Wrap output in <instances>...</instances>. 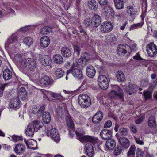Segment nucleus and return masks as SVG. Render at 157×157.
I'll list each match as a JSON object with an SVG mask.
<instances>
[{
  "label": "nucleus",
  "mask_w": 157,
  "mask_h": 157,
  "mask_svg": "<svg viewBox=\"0 0 157 157\" xmlns=\"http://www.w3.org/2000/svg\"><path fill=\"white\" fill-rule=\"evenodd\" d=\"M122 151V149L121 147H117L114 151V154L115 155H117L120 154Z\"/></svg>",
  "instance_id": "obj_50"
},
{
  "label": "nucleus",
  "mask_w": 157,
  "mask_h": 157,
  "mask_svg": "<svg viewBox=\"0 0 157 157\" xmlns=\"http://www.w3.org/2000/svg\"><path fill=\"white\" fill-rule=\"evenodd\" d=\"M50 43V40L48 37L44 36L41 38L40 40V45L42 47H47Z\"/></svg>",
  "instance_id": "obj_18"
},
{
  "label": "nucleus",
  "mask_w": 157,
  "mask_h": 157,
  "mask_svg": "<svg viewBox=\"0 0 157 157\" xmlns=\"http://www.w3.org/2000/svg\"><path fill=\"white\" fill-rule=\"evenodd\" d=\"M12 75V73L11 70L8 69H5L3 71V76L4 79L7 80L10 79Z\"/></svg>",
  "instance_id": "obj_28"
},
{
  "label": "nucleus",
  "mask_w": 157,
  "mask_h": 157,
  "mask_svg": "<svg viewBox=\"0 0 157 157\" xmlns=\"http://www.w3.org/2000/svg\"><path fill=\"white\" fill-rule=\"evenodd\" d=\"M147 123L149 127L153 129L152 133H155L157 132V124L155 117L153 116L150 117L148 120Z\"/></svg>",
  "instance_id": "obj_10"
},
{
  "label": "nucleus",
  "mask_w": 157,
  "mask_h": 157,
  "mask_svg": "<svg viewBox=\"0 0 157 157\" xmlns=\"http://www.w3.org/2000/svg\"><path fill=\"white\" fill-rule=\"evenodd\" d=\"M53 60L56 63L60 64L63 62V59L62 57L59 54H56L53 57Z\"/></svg>",
  "instance_id": "obj_35"
},
{
  "label": "nucleus",
  "mask_w": 157,
  "mask_h": 157,
  "mask_svg": "<svg viewBox=\"0 0 157 157\" xmlns=\"http://www.w3.org/2000/svg\"><path fill=\"white\" fill-rule=\"evenodd\" d=\"M128 130L125 128H121L119 130L120 134L124 136H126L128 134Z\"/></svg>",
  "instance_id": "obj_47"
},
{
  "label": "nucleus",
  "mask_w": 157,
  "mask_h": 157,
  "mask_svg": "<svg viewBox=\"0 0 157 157\" xmlns=\"http://www.w3.org/2000/svg\"><path fill=\"white\" fill-rule=\"evenodd\" d=\"M104 11L105 14L107 17H109L111 16H113L114 14L113 10L112 8L110 6H105L104 8Z\"/></svg>",
  "instance_id": "obj_31"
},
{
  "label": "nucleus",
  "mask_w": 157,
  "mask_h": 157,
  "mask_svg": "<svg viewBox=\"0 0 157 157\" xmlns=\"http://www.w3.org/2000/svg\"><path fill=\"white\" fill-rule=\"evenodd\" d=\"M18 96L22 100H25L27 99V92L24 87H21L19 90Z\"/></svg>",
  "instance_id": "obj_22"
},
{
  "label": "nucleus",
  "mask_w": 157,
  "mask_h": 157,
  "mask_svg": "<svg viewBox=\"0 0 157 157\" xmlns=\"http://www.w3.org/2000/svg\"><path fill=\"white\" fill-rule=\"evenodd\" d=\"M66 122L67 125L70 128L73 129L74 127L73 122L71 117L68 116L66 118Z\"/></svg>",
  "instance_id": "obj_38"
},
{
  "label": "nucleus",
  "mask_w": 157,
  "mask_h": 157,
  "mask_svg": "<svg viewBox=\"0 0 157 157\" xmlns=\"http://www.w3.org/2000/svg\"><path fill=\"white\" fill-rule=\"evenodd\" d=\"M7 85V84H2L0 86V95H2L5 87Z\"/></svg>",
  "instance_id": "obj_55"
},
{
  "label": "nucleus",
  "mask_w": 157,
  "mask_h": 157,
  "mask_svg": "<svg viewBox=\"0 0 157 157\" xmlns=\"http://www.w3.org/2000/svg\"><path fill=\"white\" fill-rule=\"evenodd\" d=\"M16 61L23 67L27 70L32 71L36 66L35 61L31 58H25L20 55H17L15 57Z\"/></svg>",
  "instance_id": "obj_1"
},
{
  "label": "nucleus",
  "mask_w": 157,
  "mask_h": 157,
  "mask_svg": "<svg viewBox=\"0 0 157 157\" xmlns=\"http://www.w3.org/2000/svg\"><path fill=\"white\" fill-rule=\"evenodd\" d=\"M101 137L105 140L109 139L112 137V132L107 129H104L101 131L100 133Z\"/></svg>",
  "instance_id": "obj_19"
},
{
  "label": "nucleus",
  "mask_w": 157,
  "mask_h": 157,
  "mask_svg": "<svg viewBox=\"0 0 157 157\" xmlns=\"http://www.w3.org/2000/svg\"><path fill=\"white\" fill-rule=\"evenodd\" d=\"M23 42L28 46H30L33 43V39L30 37H26L24 39Z\"/></svg>",
  "instance_id": "obj_44"
},
{
  "label": "nucleus",
  "mask_w": 157,
  "mask_h": 157,
  "mask_svg": "<svg viewBox=\"0 0 157 157\" xmlns=\"http://www.w3.org/2000/svg\"><path fill=\"white\" fill-rule=\"evenodd\" d=\"M127 12L131 16L136 15V12L135 11L133 6H130L127 7Z\"/></svg>",
  "instance_id": "obj_42"
},
{
  "label": "nucleus",
  "mask_w": 157,
  "mask_h": 157,
  "mask_svg": "<svg viewBox=\"0 0 157 157\" xmlns=\"http://www.w3.org/2000/svg\"><path fill=\"white\" fill-rule=\"evenodd\" d=\"M133 58L135 60H143L142 58L140 56L139 54L138 53H136L133 57Z\"/></svg>",
  "instance_id": "obj_60"
},
{
  "label": "nucleus",
  "mask_w": 157,
  "mask_h": 157,
  "mask_svg": "<svg viewBox=\"0 0 157 157\" xmlns=\"http://www.w3.org/2000/svg\"><path fill=\"white\" fill-rule=\"evenodd\" d=\"M145 100L151 99L152 97V93L150 91H146L144 92L143 94Z\"/></svg>",
  "instance_id": "obj_45"
},
{
  "label": "nucleus",
  "mask_w": 157,
  "mask_h": 157,
  "mask_svg": "<svg viewBox=\"0 0 157 157\" xmlns=\"http://www.w3.org/2000/svg\"><path fill=\"white\" fill-rule=\"evenodd\" d=\"M17 37L16 34H13L11 36L10 38L7 41L6 43V47H8L10 43L15 42L17 41Z\"/></svg>",
  "instance_id": "obj_40"
},
{
  "label": "nucleus",
  "mask_w": 157,
  "mask_h": 157,
  "mask_svg": "<svg viewBox=\"0 0 157 157\" xmlns=\"http://www.w3.org/2000/svg\"><path fill=\"white\" fill-rule=\"evenodd\" d=\"M98 1L101 5H105L108 3L107 0H98Z\"/></svg>",
  "instance_id": "obj_59"
},
{
  "label": "nucleus",
  "mask_w": 157,
  "mask_h": 157,
  "mask_svg": "<svg viewBox=\"0 0 157 157\" xmlns=\"http://www.w3.org/2000/svg\"><path fill=\"white\" fill-rule=\"evenodd\" d=\"M136 150V147L135 145H131L129 150L128 153V155L130 156L131 155H133L135 154Z\"/></svg>",
  "instance_id": "obj_46"
},
{
  "label": "nucleus",
  "mask_w": 157,
  "mask_h": 157,
  "mask_svg": "<svg viewBox=\"0 0 157 157\" xmlns=\"http://www.w3.org/2000/svg\"><path fill=\"white\" fill-rule=\"evenodd\" d=\"M101 17L98 15H94L92 17L91 24L93 26L97 27H98L101 23Z\"/></svg>",
  "instance_id": "obj_16"
},
{
  "label": "nucleus",
  "mask_w": 157,
  "mask_h": 157,
  "mask_svg": "<svg viewBox=\"0 0 157 157\" xmlns=\"http://www.w3.org/2000/svg\"><path fill=\"white\" fill-rule=\"evenodd\" d=\"M112 125V123L111 121L108 120L105 122L104 124V128H110Z\"/></svg>",
  "instance_id": "obj_54"
},
{
  "label": "nucleus",
  "mask_w": 157,
  "mask_h": 157,
  "mask_svg": "<svg viewBox=\"0 0 157 157\" xmlns=\"http://www.w3.org/2000/svg\"><path fill=\"white\" fill-rule=\"evenodd\" d=\"M119 141L121 145L124 148H128L129 146V140L125 137H121L119 139Z\"/></svg>",
  "instance_id": "obj_23"
},
{
  "label": "nucleus",
  "mask_w": 157,
  "mask_h": 157,
  "mask_svg": "<svg viewBox=\"0 0 157 157\" xmlns=\"http://www.w3.org/2000/svg\"><path fill=\"white\" fill-rule=\"evenodd\" d=\"M145 118V115H143L140 117L139 118L136 119L135 121V122L137 124H138L141 123L143 121Z\"/></svg>",
  "instance_id": "obj_53"
},
{
  "label": "nucleus",
  "mask_w": 157,
  "mask_h": 157,
  "mask_svg": "<svg viewBox=\"0 0 157 157\" xmlns=\"http://www.w3.org/2000/svg\"><path fill=\"white\" fill-rule=\"evenodd\" d=\"M19 98L17 97L16 98L13 99L9 103V106L11 108H16L18 107L20 104Z\"/></svg>",
  "instance_id": "obj_29"
},
{
  "label": "nucleus",
  "mask_w": 157,
  "mask_h": 157,
  "mask_svg": "<svg viewBox=\"0 0 157 157\" xmlns=\"http://www.w3.org/2000/svg\"><path fill=\"white\" fill-rule=\"evenodd\" d=\"M41 60L42 64L45 66L50 65L52 63L51 58L47 55L43 56Z\"/></svg>",
  "instance_id": "obj_17"
},
{
  "label": "nucleus",
  "mask_w": 157,
  "mask_h": 157,
  "mask_svg": "<svg viewBox=\"0 0 157 157\" xmlns=\"http://www.w3.org/2000/svg\"><path fill=\"white\" fill-rule=\"evenodd\" d=\"M98 4L95 0H90L88 1V6L92 10H95L97 9Z\"/></svg>",
  "instance_id": "obj_36"
},
{
  "label": "nucleus",
  "mask_w": 157,
  "mask_h": 157,
  "mask_svg": "<svg viewBox=\"0 0 157 157\" xmlns=\"http://www.w3.org/2000/svg\"><path fill=\"white\" fill-rule=\"evenodd\" d=\"M50 136L51 138L56 142H58L60 140V137L57 130L55 128H52L50 131Z\"/></svg>",
  "instance_id": "obj_13"
},
{
  "label": "nucleus",
  "mask_w": 157,
  "mask_h": 157,
  "mask_svg": "<svg viewBox=\"0 0 157 157\" xmlns=\"http://www.w3.org/2000/svg\"><path fill=\"white\" fill-rule=\"evenodd\" d=\"M51 31V28L50 26H45L40 29L39 35H43L48 34Z\"/></svg>",
  "instance_id": "obj_33"
},
{
  "label": "nucleus",
  "mask_w": 157,
  "mask_h": 157,
  "mask_svg": "<svg viewBox=\"0 0 157 157\" xmlns=\"http://www.w3.org/2000/svg\"><path fill=\"white\" fill-rule=\"evenodd\" d=\"M130 129L134 133H136L137 132V129L136 126L133 125H131L130 126Z\"/></svg>",
  "instance_id": "obj_63"
},
{
  "label": "nucleus",
  "mask_w": 157,
  "mask_h": 157,
  "mask_svg": "<svg viewBox=\"0 0 157 157\" xmlns=\"http://www.w3.org/2000/svg\"><path fill=\"white\" fill-rule=\"evenodd\" d=\"M113 28V25L111 22L106 21L101 25L100 30L103 33H106L111 31Z\"/></svg>",
  "instance_id": "obj_8"
},
{
  "label": "nucleus",
  "mask_w": 157,
  "mask_h": 157,
  "mask_svg": "<svg viewBox=\"0 0 157 157\" xmlns=\"http://www.w3.org/2000/svg\"><path fill=\"white\" fill-rule=\"evenodd\" d=\"M35 132H36V130L33 125L30 123L27 126L25 130V133L28 136H32Z\"/></svg>",
  "instance_id": "obj_12"
},
{
  "label": "nucleus",
  "mask_w": 157,
  "mask_h": 157,
  "mask_svg": "<svg viewBox=\"0 0 157 157\" xmlns=\"http://www.w3.org/2000/svg\"><path fill=\"white\" fill-rule=\"evenodd\" d=\"M78 103L82 108H87L89 107L91 104V100L90 97L87 94H81L78 98Z\"/></svg>",
  "instance_id": "obj_2"
},
{
  "label": "nucleus",
  "mask_w": 157,
  "mask_h": 157,
  "mask_svg": "<svg viewBox=\"0 0 157 157\" xmlns=\"http://www.w3.org/2000/svg\"><path fill=\"white\" fill-rule=\"evenodd\" d=\"M98 84L100 87L103 90L106 89L108 87V80L106 77L103 75H100L98 78Z\"/></svg>",
  "instance_id": "obj_7"
},
{
  "label": "nucleus",
  "mask_w": 157,
  "mask_h": 157,
  "mask_svg": "<svg viewBox=\"0 0 157 157\" xmlns=\"http://www.w3.org/2000/svg\"><path fill=\"white\" fill-rule=\"evenodd\" d=\"M87 55V54L85 53L84 54L81 55V58L78 60L77 63H76L80 67V65L81 64H83L87 61L88 59L86 57V56Z\"/></svg>",
  "instance_id": "obj_37"
},
{
  "label": "nucleus",
  "mask_w": 157,
  "mask_h": 157,
  "mask_svg": "<svg viewBox=\"0 0 157 157\" xmlns=\"http://www.w3.org/2000/svg\"><path fill=\"white\" fill-rule=\"evenodd\" d=\"M124 15V12L122 11H120L117 13L115 16L116 17L121 18Z\"/></svg>",
  "instance_id": "obj_62"
},
{
  "label": "nucleus",
  "mask_w": 157,
  "mask_h": 157,
  "mask_svg": "<svg viewBox=\"0 0 157 157\" xmlns=\"http://www.w3.org/2000/svg\"><path fill=\"white\" fill-rule=\"evenodd\" d=\"M78 139L82 143L90 142L95 144L97 142V139L89 135H85L80 133L75 132Z\"/></svg>",
  "instance_id": "obj_4"
},
{
  "label": "nucleus",
  "mask_w": 157,
  "mask_h": 157,
  "mask_svg": "<svg viewBox=\"0 0 157 157\" xmlns=\"http://www.w3.org/2000/svg\"><path fill=\"white\" fill-rule=\"evenodd\" d=\"M134 139L136 143L140 145H143L144 144L143 140L142 139H141L139 138L135 137Z\"/></svg>",
  "instance_id": "obj_51"
},
{
  "label": "nucleus",
  "mask_w": 157,
  "mask_h": 157,
  "mask_svg": "<svg viewBox=\"0 0 157 157\" xmlns=\"http://www.w3.org/2000/svg\"><path fill=\"white\" fill-rule=\"evenodd\" d=\"M70 71L72 72L75 78L78 80H81L83 78L82 72L81 70L78 68L79 66L76 64H73L71 66Z\"/></svg>",
  "instance_id": "obj_5"
},
{
  "label": "nucleus",
  "mask_w": 157,
  "mask_h": 157,
  "mask_svg": "<svg viewBox=\"0 0 157 157\" xmlns=\"http://www.w3.org/2000/svg\"><path fill=\"white\" fill-rule=\"evenodd\" d=\"M42 120L46 124L49 123L51 120L50 115L48 112H44L42 115Z\"/></svg>",
  "instance_id": "obj_34"
},
{
  "label": "nucleus",
  "mask_w": 157,
  "mask_h": 157,
  "mask_svg": "<svg viewBox=\"0 0 157 157\" xmlns=\"http://www.w3.org/2000/svg\"><path fill=\"white\" fill-rule=\"evenodd\" d=\"M114 4L116 8L122 9L124 7V2L121 0H114Z\"/></svg>",
  "instance_id": "obj_39"
},
{
  "label": "nucleus",
  "mask_w": 157,
  "mask_h": 157,
  "mask_svg": "<svg viewBox=\"0 0 157 157\" xmlns=\"http://www.w3.org/2000/svg\"><path fill=\"white\" fill-rule=\"evenodd\" d=\"M74 51L75 53L77 54V56H78L80 54L81 48L77 45H75L74 47Z\"/></svg>",
  "instance_id": "obj_52"
},
{
  "label": "nucleus",
  "mask_w": 157,
  "mask_h": 157,
  "mask_svg": "<svg viewBox=\"0 0 157 157\" xmlns=\"http://www.w3.org/2000/svg\"><path fill=\"white\" fill-rule=\"evenodd\" d=\"M86 75L90 78L94 77L96 73V70L95 67L92 65L87 66L86 69Z\"/></svg>",
  "instance_id": "obj_14"
},
{
  "label": "nucleus",
  "mask_w": 157,
  "mask_h": 157,
  "mask_svg": "<svg viewBox=\"0 0 157 157\" xmlns=\"http://www.w3.org/2000/svg\"><path fill=\"white\" fill-rule=\"evenodd\" d=\"M65 111L63 108L59 107L56 109V113L57 115L60 117H62V115L64 114Z\"/></svg>",
  "instance_id": "obj_48"
},
{
  "label": "nucleus",
  "mask_w": 157,
  "mask_h": 157,
  "mask_svg": "<svg viewBox=\"0 0 157 157\" xmlns=\"http://www.w3.org/2000/svg\"><path fill=\"white\" fill-rule=\"evenodd\" d=\"M105 145L106 148L109 150H112L115 147L116 143L113 140L110 139L106 141Z\"/></svg>",
  "instance_id": "obj_27"
},
{
  "label": "nucleus",
  "mask_w": 157,
  "mask_h": 157,
  "mask_svg": "<svg viewBox=\"0 0 157 157\" xmlns=\"http://www.w3.org/2000/svg\"><path fill=\"white\" fill-rule=\"evenodd\" d=\"M112 88L114 89L110 92V97L118 99L121 101L124 100V92L117 85H113Z\"/></svg>",
  "instance_id": "obj_3"
},
{
  "label": "nucleus",
  "mask_w": 157,
  "mask_h": 157,
  "mask_svg": "<svg viewBox=\"0 0 157 157\" xmlns=\"http://www.w3.org/2000/svg\"><path fill=\"white\" fill-rule=\"evenodd\" d=\"M25 149V146L22 144H19L16 145L14 151L17 154H21L24 153Z\"/></svg>",
  "instance_id": "obj_25"
},
{
  "label": "nucleus",
  "mask_w": 157,
  "mask_h": 157,
  "mask_svg": "<svg viewBox=\"0 0 157 157\" xmlns=\"http://www.w3.org/2000/svg\"><path fill=\"white\" fill-rule=\"evenodd\" d=\"M116 77L119 82H123L126 80L125 75L121 71H119L117 72Z\"/></svg>",
  "instance_id": "obj_30"
},
{
  "label": "nucleus",
  "mask_w": 157,
  "mask_h": 157,
  "mask_svg": "<svg viewBox=\"0 0 157 157\" xmlns=\"http://www.w3.org/2000/svg\"><path fill=\"white\" fill-rule=\"evenodd\" d=\"M61 54L65 57L68 58L71 56V52L66 47H63L61 49Z\"/></svg>",
  "instance_id": "obj_26"
},
{
  "label": "nucleus",
  "mask_w": 157,
  "mask_h": 157,
  "mask_svg": "<svg viewBox=\"0 0 157 157\" xmlns=\"http://www.w3.org/2000/svg\"><path fill=\"white\" fill-rule=\"evenodd\" d=\"M50 95L53 98L56 99H59L61 98V96L59 94H57L55 93L50 92L49 93Z\"/></svg>",
  "instance_id": "obj_49"
},
{
  "label": "nucleus",
  "mask_w": 157,
  "mask_h": 157,
  "mask_svg": "<svg viewBox=\"0 0 157 157\" xmlns=\"http://www.w3.org/2000/svg\"><path fill=\"white\" fill-rule=\"evenodd\" d=\"M148 83L147 81L142 80L140 82V85L143 87H146L148 85Z\"/></svg>",
  "instance_id": "obj_56"
},
{
  "label": "nucleus",
  "mask_w": 157,
  "mask_h": 157,
  "mask_svg": "<svg viewBox=\"0 0 157 157\" xmlns=\"http://www.w3.org/2000/svg\"><path fill=\"white\" fill-rule=\"evenodd\" d=\"M29 29V26H25L23 28H21L20 29L21 31H22L24 32L27 31Z\"/></svg>",
  "instance_id": "obj_64"
},
{
  "label": "nucleus",
  "mask_w": 157,
  "mask_h": 157,
  "mask_svg": "<svg viewBox=\"0 0 157 157\" xmlns=\"http://www.w3.org/2000/svg\"><path fill=\"white\" fill-rule=\"evenodd\" d=\"M13 139L14 141L16 142L21 140H22V137L20 136H13Z\"/></svg>",
  "instance_id": "obj_61"
},
{
  "label": "nucleus",
  "mask_w": 157,
  "mask_h": 157,
  "mask_svg": "<svg viewBox=\"0 0 157 157\" xmlns=\"http://www.w3.org/2000/svg\"><path fill=\"white\" fill-rule=\"evenodd\" d=\"M31 123L33 125V126L36 130V132L43 127V124L42 122L40 121H38L37 120H35L31 122Z\"/></svg>",
  "instance_id": "obj_32"
},
{
  "label": "nucleus",
  "mask_w": 157,
  "mask_h": 157,
  "mask_svg": "<svg viewBox=\"0 0 157 157\" xmlns=\"http://www.w3.org/2000/svg\"><path fill=\"white\" fill-rule=\"evenodd\" d=\"M129 48H130V47L128 45H119L117 47V51L119 55L123 56L127 51H129Z\"/></svg>",
  "instance_id": "obj_9"
},
{
  "label": "nucleus",
  "mask_w": 157,
  "mask_h": 157,
  "mask_svg": "<svg viewBox=\"0 0 157 157\" xmlns=\"http://www.w3.org/2000/svg\"><path fill=\"white\" fill-rule=\"evenodd\" d=\"M84 151L86 154L89 157H92L94 154V150L93 146L90 144H86Z\"/></svg>",
  "instance_id": "obj_11"
},
{
  "label": "nucleus",
  "mask_w": 157,
  "mask_h": 157,
  "mask_svg": "<svg viewBox=\"0 0 157 157\" xmlns=\"http://www.w3.org/2000/svg\"><path fill=\"white\" fill-rule=\"evenodd\" d=\"M27 147L30 149H35L37 147V142L33 139H29L26 141L25 140Z\"/></svg>",
  "instance_id": "obj_20"
},
{
  "label": "nucleus",
  "mask_w": 157,
  "mask_h": 157,
  "mask_svg": "<svg viewBox=\"0 0 157 157\" xmlns=\"http://www.w3.org/2000/svg\"><path fill=\"white\" fill-rule=\"evenodd\" d=\"M32 112L34 114H37L39 113V108L37 107L36 106L33 107L32 109Z\"/></svg>",
  "instance_id": "obj_57"
},
{
  "label": "nucleus",
  "mask_w": 157,
  "mask_h": 157,
  "mask_svg": "<svg viewBox=\"0 0 157 157\" xmlns=\"http://www.w3.org/2000/svg\"><path fill=\"white\" fill-rule=\"evenodd\" d=\"M137 86L134 84H129L126 86V90L129 95H131L132 94L135 93L137 89Z\"/></svg>",
  "instance_id": "obj_21"
},
{
  "label": "nucleus",
  "mask_w": 157,
  "mask_h": 157,
  "mask_svg": "<svg viewBox=\"0 0 157 157\" xmlns=\"http://www.w3.org/2000/svg\"><path fill=\"white\" fill-rule=\"evenodd\" d=\"M146 49L148 55L151 57H154L157 54V47L153 43L147 44L146 47Z\"/></svg>",
  "instance_id": "obj_6"
},
{
  "label": "nucleus",
  "mask_w": 157,
  "mask_h": 157,
  "mask_svg": "<svg viewBox=\"0 0 157 157\" xmlns=\"http://www.w3.org/2000/svg\"><path fill=\"white\" fill-rule=\"evenodd\" d=\"M51 81L52 80L48 76H45L41 78L40 82L41 86H46L51 83Z\"/></svg>",
  "instance_id": "obj_24"
},
{
  "label": "nucleus",
  "mask_w": 157,
  "mask_h": 157,
  "mask_svg": "<svg viewBox=\"0 0 157 157\" xmlns=\"http://www.w3.org/2000/svg\"><path fill=\"white\" fill-rule=\"evenodd\" d=\"M64 73V71L61 68L56 69L55 71V75L59 78L62 77Z\"/></svg>",
  "instance_id": "obj_43"
},
{
  "label": "nucleus",
  "mask_w": 157,
  "mask_h": 157,
  "mask_svg": "<svg viewBox=\"0 0 157 157\" xmlns=\"http://www.w3.org/2000/svg\"><path fill=\"white\" fill-rule=\"evenodd\" d=\"M144 24V19L142 18V21L141 22L132 25L130 27V30H132L137 29L139 28H141L143 26Z\"/></svg>",
  "instance_id": "obj_41"
},
{
  "label": "nucleus",
  "mask_w": 157,
  "mask_h": 157,
  "mask_svg": "<svg viewBox=\"0 0 157 157\" xmlns=\"http://www.w3.org/2000/svg\"><path fill=\"white\" fill-rule=\"evenodd\" d=\"M92 20L89 19H87L85 21L84 23L86 26H90L91 24Z\"/></svg>",
  "instance_id": "obj_58"
},
{
  "label": "nucleus",
  "mask_w": 157,
  "mask_h": 157,
  "mask_svg": "<svg viewBox=\"0 0 157 157\" xmlns=\"http://www.w3.org/2000/svg\"><path fill=\"white\" fill-rule=\"evenodd\" d=\"M103 117V114L102 112H98L94 115L92 118V122L94 124H97L99 123L102 120Z\"/></svg>",
  "instance_id": "obj_15"
}]
</instances>
